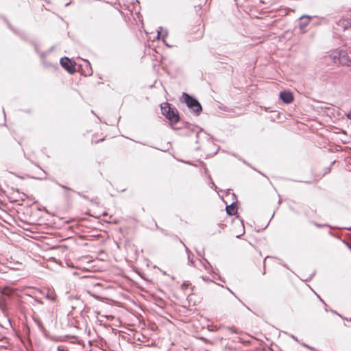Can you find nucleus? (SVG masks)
Instances as JSON below:
<instances>
[{
    "label": "nucleus",
    "mask_w": 351,
    "mask_h": 351,
    "mask_svg": "<svg viewBox=\"0 0 351 351\" xmlns=\"http://www.w3.org/2000/svg\"><path fill=\"white\" fill-rule=\"evenodd\" d=\"M161 111L171 123H176L179 121L178 110L175 108H171L169 103H164L161 105Z\"/></svg>",
    "instance_id": "nucleus-1"
},
{
    "label": "nucleus",
    "mask_w": 351,
    "mask_h": 351,
    "mask_svg": "<svg viewBox=\"0 0 351 351\" xmlns=\"http://www.w3.org/2000/svg\"><path fill=\"white\" fill-rule=\"evenodd\" d=\"M182 97L186 106L197 115L199 114L202 110V106L199 102L195 98L186 93H182Z\"/></svg>",
    "instance_id": "nucleus-2"
},
{
    "label": "nucleus",
    "mask_w": 351,
    "mask_h": 351,
    "mask_svg": "<svg viewBox=\"0 0 351 351\" xmlns=\"http://www.w3.org/2000/svg\"><path fill=\"white\" fill-rule=\"evenodd\" d=\"M330 57L334 60L335 62L338 61L341 64H345L348 66L351 65V58H350L346 51L343 50L335 51L330 56Z\"/></svg>",
    "instance_id": "nucleus-3"
},
{
    "label": "nucleus",
    "mask_w": 351,
    "mask_h": 351,
    "mask_svg": "<svg viewBox=\"0 0 351 351\" xmlns=\"http://www.w3.org/2000/svg\"><path fill=\"white\" fill-rule=\"evenodd\" d=\"M337 29L344 32L351 31V14H347L342 16L336 22ZM351 39V34L348 36Z\"/></svg>",
    "instance_id": "nucleus-4"
},
{
    "label": "nucleus",
    "mask_w": 351,
    "mask_h": 351,
    "mask_svg": "<svg viewBox=\"0 0 351 351\" xmlns=\"http://www.w3.org/2000/svg\"><path fill=\"white\" fill-rule=\"evenodd\" d=\"M315 18V16H311L307 14L302 15L299 18V23L298 27L301 32L304 33L306 32V27L308 25L311 23V21H313Z\"/></svg>",
    "instance_id": "nucleus-5"
},
{
    "label": "nucleus",
    "mask_w": 351,
    "mask_h": 351,
    "mask_svg": "<svg viewBox=\"0 0 351 351\" xmlns=\"http://www.w3.org/2000/svg\"><path fill=\"white\" fill-rule=\"evenodd\" d=\"M60 63L61 66L64 68L69 73L73 74L76 71L75 65L69 58H62L60 60Z\"/></svg>",
    "instance_id": "nucleus-6"
},
{
    "label": "nucleus",
    "mask_w": 351,
    "mask_h": 351,
    "mask_svg": "<svg viewBox=\"0 0 351 351\" xmlns=\"http://www.w3.org/2000/svg\"><path fill=\"white\" fill-rule=\"evenodd\" d=\"M279 99L285 104H291L294 99L293 93L288 90H284L279 93Z\"/></svg>",
    "instance_id": "nucleus-7"
},
{
    "label": "nucleus",
    "mask_w": 351,
    "mask_h": 351,
    "mask_svg": "<svg viewBox=\"0 0 351 351\" xmlns=\"http://www.w3.org/2000/svg\"><path fill=\"white\" fill-rule=\"evenodd\" d=\"M226 213L229 215H234L237 213V204L233 202L231 204L226 206Z\"/></svg>",
    "instance_id": "nucleus-8"
},
{
    "label": "nucleus",
    "mask_w": 351,
    "mask_h": 351,
    "mask_svg": "<svg viewBox=\"0 0 351 351\" xmlns=\"http://www.w3.org/2000/svg\"><path fill=\"white\" fill-rule=\"evenodd\" d=\"M315 18L313 21H311V22L314 25H319L322 23H326L327 19L324 17H319L317 16H315Z\"/></svg>",
    "instance_id": "nucleus-9"
},
{
    "label": "nucleus",
    "mask_w": 351,
    "mask_h": 351,
    "mask_svg": "<svg viewBox=\"0 0 351 351\" xmlns=\"http://www.w3.org/2000/svg\"><path fill=\"white\" fill-rule=\"evenodd\" d=\"M0 309L4 313L7 311L6 300L3 296L0 298Z\"/></svg>",
    "instance_id": "nucleus-10"
},
{
    "label": "nucleus",
    "mask_w": 351,
    "mask_h": 351,
    "mask_svg": "<svg viewBox=\"0 0 351 351\" xmlns=\"http://www.w3.org/2000/svg\"><path fill=\"white\" fill-rule=\"evenodd\" d=\"M46 298L52 302H56V295L53 290H48L46 294Z\"/></svg>",
    "instance_id": "nucleus-11"
},
{
    "label": "nucleus",
    "mask_w": 351,
    "mask_h": 351,
    "mask_svg": "<svg viewBox=\"0 0 351 351\" xmlns=\"http://www.w3.org/2000/svg\"><path fill=\"white\" fill-rule=\"evenodd\" d=\"M160 31H158L157 38H161L162 40H164L167 36V30L162 31V27H160Z\"/></svg>",
    "instance_id": "nucleus-12"
},
{
    "label": "nucleus",
    "mask_w": 351,
    "mask_h": 351,
    "mask_svg": "<svg viewBox=\"0 0 351 351\" xmlns=\"http://www.w3.org/2000/svg\"><path fill=\"white\" fill-rule=\"evenodd\" d=\"M12 289L9 287H5L1 291V294L3 295L10 296L12 295Z\"/></svg>",
    "instance_id": "nucleus-13"
},
{
    "label": "nucleus",
    "mask_w": 351,
    "mask_h": 351,
    "mask_svg": "<svg viewBox=\"0 0 351 351\" xmlns=\"http://www.w3.org/2000/svg\"><path fill=\"white\" fill-rule=\"evenodd\" d=\"M84 64L86 67L87 68V71H86V75H91L92 74V69L90 67V62L88 60H84Z\"/></svg>",
    "instance_id": "nucleus-14"
},
{
    "label": "nucleus",
    "mask_w": 351,
    "mask_h": 351,
    "mask_svg": "<svg viewBox=\"0 0 351 351\" xmlns=\"http://www.w3.org/2000/svg\"><path fill=\"white\" fill-rule=\"evenodd\" d=\"M266 14V12L265 11V18H264V20H265V24H267V25H270L271 23V21H270V19H269V16L268 15H265Z\"/></svg>",
    "instance_id": "nucleus-15"
},
{
    "label": "nucleus",
    "mask_w": 351,
    "mask_h": 351,
    "mask_svg": "<svg viewBox=\"0 0 351 351\" xmlns=\"http://www.w3.org/2000/svg\"><path fill=\"white\" fill-rule=\"evenodd\" d=\"M22 267H23L22 263H17L16 264V266H15V267H10V268H12V269H19H19H21Z\"/></svg>",
    "instance_id": "nucleus-16"
},
{
    "label": "nucleus",
    "mask_w": 351,
    "mask_h": 351,
    "mask_svg": "<svg viewBox=\"0 0 351 351\" xmlns=\"http://www.w3.org/2000/svg\"><path fill=\"white\" fill-rule=\"evenodd\" d=\"M202 264H203V265H204V267H205L206 269H208V267H210V263L206 259H204V263Z\"/></svg>",
    "instance_id": "nucleus-17"
},
{
    "label": "nucleus",
    "mask_w": 351,
    "mask_h": 351,
    "mask_svg": "<svg viewBox=\"0 0 351 351\" xmlns=\"http://www.w3.org/2000/svg\"><path fill=\"white\" fill-rule=\"evenodd\" d=\"M306 296H307L308 298L317 300V298L313 293H311L310 292L308 293V294H307Z\"/></svg>",
    "instance_id": "nucleus-18"
},
{
    "label": "nucleus",
    "mask_w": 351,
    "mask_h": 351,
    "mask_svg": "<svg viewBox=\"0 0 351 351\" xmlns=\"http://www.w3.org/2000/svg\"><path fill=\"white\" fill-rule=\"evenodd\" d=\"M346 117L348 119L351 120V108L348 112L346 114Z\"/></svg>",
    "instance_id": "nucleus-19"
},
{
    "label": "nucleus",
    "mask_w": 351,
    "mask_h": 351,
    "mask_svg": "<svg viewBox=\"0 0 351 351\" xmlns=\"http://www.w3.org/2000/svg\"><path fill=\"white\" fill-rule=\"evenodd\" d=\"M58 351H66L65 350V348L64 346H58Z\"/></svg>",
    "instance_id": "nucleus-20"
},
{
    "label": "nucleus",
    "mask_w": 351,
    "mask_h": 351,
    "mask_svg": "<svg viewBox=\"0 0 351 351\" xmlns=\"http://www.w3.org/2000/svg\"><path fill=\"white\" fill-rule=\"evenodd\" d=\"M230 330L232 332H236V330H235L234 328H230Z\"/></svg>",
    "instance_id": "nucleus-21"
},
{
    "label": "nucleus",
    "mask_w": 351,
    "mask_h": 351,
    "mask_svg": "<svg viewBox=\"0 0 351 351\" xmlns=\"http://www.w3.org/2000/svg\"><path fill=\"white\" fill-rule=\"evenodd\" d=\"M62 187L66 189H69V188L66 187L65 186H62Z\"/></svg>",
    "instance_id": "nucleus-22"
},
{
    "label": "nucleus",
    "mask_w": 351,
    "mask_h": 351,
    "mask_svg": "<svg viewBox=\"0 0 351 351\" xmlns=\"http://www.w3.org/2000/svg\"><path fill=\"white\" fill-rule=\"evenodd\" d=\"M103 141V139L99 140V141ZM98 142H99V141H96L95 143H98Z\"/></svg>",
    "instance_id": "nucleus-23"
}]
</instances>
